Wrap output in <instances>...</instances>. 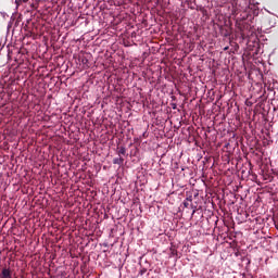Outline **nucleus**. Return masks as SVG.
<instances>
[{"label": "nucleus", "mask_w": 278, "mask_h": 278, "mask_svg": "<svg viewBox=\"0 0 278 278\" xmlns=\"http://www.w3.org/2000/svg\"><path fill=\"white\" fill-rule=\"evenodd\" d=\"M0 278H12V270L3 268Z\"/></svg>", "instance_id": "nucleus-1"}, {"label": "nucleus", "mask_w": 278, "mask_h": 278, "mask_svg": "<svg viewBox=\"0 0 278 278\" xmlns=\"http://www.w3.org/2000/svg\"><path fill=\"white\" fill-rule=\"evenodd\" d=\"M123 162H125V159L121 156L113 159V164H117L118 166H123Z\"/></svg>", "instance_id": "nucleus-2"}, {"label": "nucleus", "mask_w": 278, "mask_h": 278, "mask_svg": "<svg viewBox=\"0 0 278 278\" xmlns=\"http://www.w3.org/2000/svg\"><path fill=\"white\" fill-rule=\"evenodd\" d=\"M125 153H127V149H125V147H121L118 150V155H125Z\"/></svg>", "instance_id": "nucleus-3"}, {"label": "nucleus", "mask_w": 278, "mask_h": 278, "mask_svg": "<svg viewBox=\"0 0 278 278\" xmlns=\"http://www.w3.org/2000/svg\"><path fill=\"white\" fill-rule=\"evenodd\" d=\"M144 273H147V269L146 268H143V269H141L140 271H139V275H144Z\"/></svg>", "instance_id": "nucleus-4"}, {"label": "nucleus", "mask_w": 278, "mask_h": 278, "mask_svg": "<svg viewBox=\"0 0 278 278\" xmlns=\"http://www.w3.org/2000/svg\"><path fill=\"white\" fill-rule=\"evenodd\" d=\"M185 207H188L190 204L188 202H184Z\"/></svg>", "instance_id": "nucleus-5"}, {"label": "nucleus", "mask_w": 278, "mask_h": 278, "mask_svg": "<svg viewBox=\"0 0 278 278\" xmlns=\"http://www.w3.org/2000/svg\"><path fill=\"white\" fill-rule=\"evenodd\" d=\"M197 211H193L192 214H194Z\"/></svg>", "instance_id": "nucleus-6"}]
</instances>
